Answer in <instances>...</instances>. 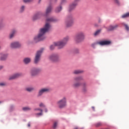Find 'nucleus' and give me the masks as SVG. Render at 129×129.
<instances>
[{"instance_id": "nucleus-1", "label": "nucleus", "mask_w": 129, "mask_h": 129, "mask_svg": "<svg viewBox=\"0 0 129 129\" xmlns=\"http://www.w3.org/2000/svg\"><path fill=\"white\" fill-rule=\"evenodd\" d=\"M57 21L58 20L53 17L47 18L46 19V23L44 27L40 29L38 36L34 37V41L35 43H37V42H39V41H43V40H45V39H46L45 34H46L50 29H51L50 23H52V22H57Z\"/></svg>"}, {"instance_id": "nucleus-2", "label": "nucleus", "mask_w": 129, "mask_h": 129, "mask_svg": "<svg viewBox=\"0 0 129 129\" xmlns=\"http://www.w3.org/2000/svg\"><path fill=\"white\" fill-rule=\"evenodd\" d=\"M69 36H67L64 37L62 40L54 42V45L58 47L59 49H62V48H64L66 44H67V42L69 41Z\"/></svg>"}, {"instance_id": "nucleus-3", "label": "nucleus", "mask_w": 129, "mask_h": 129, "mask_svg": "<svg viewBox=\"0 0 129 129\" xmlns=\"http://www.w3.org/2000/svg\"><path fill=\"white\" fill-rule=\"evenodd\" d=\"M85 39V34L82 32H79L77 33L75 37L74 40L77 43H80L84 41Z\"/></svg>"}, {"instance_id": "nucleus-4", "label": "nucleus", "mask_w": 129, "mask_h": 129, "mask_svg": "<svg viewBox=\"0 0 129 129\" xmlns=\"http://www.w3.org/2000/svg\"><path fill=\"white\" fill-rule=\"evenodd\" d=\"M48 59L49 61L54 62H60L61 58L60 55L58 53H53L50 54L48 56Z\"/></svg>"}, {"instance_id": "nucleus-5", "label": "nucleus", "mask_w": 129, "mask_h": 129, "mask_svg": "<svg viewBox=\"0 0 129 129\" xmlns=\"http://www.w3.org/2000/svg\"><path fill=\"white\" fill-rule=\"evenodd\" d=\"M84 80L83 77L79 76L76 77L74 78V81L76 82L73 85V86L74 88H78L81 85V83L79 81H82Z\"/></svg>"}, {"instance_id": "nucleus-6", "label": "nucleus", "mask_w": 129, "mask_h": 129, "mask_svg": "<svg viewBox=\"0 0 129 129\" xmlns=\"http://www.w3.org/2000/svg\"><path fill=\"white\" fill-rule=\"evenodd\" d=\"M67 99L66 97H63L62 99L57 102V105L59 108H64L66 106Z\"/></svg>"}, {"instance_id": "nucleus-7", "label": "nucleus", "mask_w": 129, "mask_h": 129, "mask_svg": "<svg viewBox=\"0 0 129 129\" xmlns=\"http://www.w3.org/2000/svg\"><path fill=\"white\" fill-rule=\"evenodd\" d=\"M74 23V19L72 15H69L66 20V25L67 27H71Z\"/></svg>"}, {"instance_id": "nucleus-8", "label": "nucleus", "mask_w": 129, "mask_h": 129, "mask_svg": "<svg viewBox=\"0 0 129 129\" xmlns=\"http://www.w3.org/2000/svg\"><path fill=\"white\" fill-rule=\"evenodd\" d=\"M51 91V88L46 87V88H42L39 90L37 96L38 97H40L43 95V93H49Z\"/></svg>"}, {"instance_id": "nucleus-9", "label": "nucleus", "mask_w": 129, "mask_h": 129, "mask_svg": "<svg viewBox=\"0 0 129 129\" xmlns=\"http://www.w3.org/2000/svg\"><path fill=\"white\" fill-rule=\"evenodd\" d=\"M43 49H41L37 51L34 58L35 64H38V62H40V59H41V55H42V53H43Z\"/></svg>"}, {"instance_id": "nucleus-10", "label": "nucleus", "mask_w": 129, "mask_h": 129, "mask_svg": "<svg viewBox=\"0 0 129 129\" xmlns=\"http://www.w3.org/2000/svg\"><path fill=\"white\" fill-rule=\"evenodd\" d=\"M21 47L22 44L19 41H14L10 44V48L11 49H19Z\"/></svg>"}, {"instance_id": "nucleus-11", "label": "nucleus", "mask_w": 129, "mask_h": 129, "mask_svg": "<svg viewBox=\"0 0 129 129\" xmlns=\"http://www.w3.org/2000/svg\"><path fill=\"white\" fill-rule=\"evenodd\" d=\"M79 1L80 0H74V2L70 5L69 12H72V11L77 7V5H78V2H79Z\"/></svg>"}, {"instance_id": "nucleus-12", "label": "nucleus", "mask_w": 129, "mask_h": 129, "mask_svg": "<svg viewBox=\"0 0 129 129\" xmlns=\"http://www.w3.org/2000/svg\"><path fill=\"white\" fill-rule=\"evenodd\" d=\"M41 69L39 68H34L31 70L30 75L31 76H37L41 72Z\"/></svg>"}, {"instance_id": "nucleus-13", "label": "nucleus", "mask_w": 129, "mask_h": 129, "mask_svg": "<svg viewBox=\"0 0 129 129\" xmlns=\"http://www.w3.org/2000/svg\"><path fill=\"white\" fill-rule=\"evenodd\" d=\"M23 76V74L22 73H17L14 74L13 75L9 77V80H14V79H17V78H19Z\"/></svg>"}, {"instance_id": "nucleus-14", "label": "nucleus", "mask_w": 129, "mask_h": 129, "mask_svg": "<svg viewBox=\"0 0 129 129\" xmlns=\"http://www.w3.org/2000/svg\"><path fill=\"white\" fill-rule=\"evenodd\" d=\"M98 44L101 46H108L111 44V41L110 40H102L98 42Z\"/></svg>"}, {"instance_id": "nucleus-15", "label": "nucleus", "mask_w": 129, "mask_h": 129, "mask_svg": "<svg viewBox=\"0 0 129 129\" xmlns=\"http://www.w3.org/2000/svg\"><path fill=\"white\" fill-rule=\"evenodd\" d=\"M41 16H42V13L38 12L33 16L32 20L33 21H36V20H38V19H40V18H41Z\"/></svg>"}, {"instance_id": "nucleus-16", "label": "nucleus", "mask_w": 129, "mask_h": 129, "mask_svg": "<svg viewBox=\"0 0 129 129\" xmlns=\"http://www.w3.org/2000/svg\"><path fill=\"white\" fill-rule=\"evenodd\" d=\"M118 28V25L116 24L115 25H111L108 27L107 28V31H113L114 30H116V29H117Z\"/></svg>"}, {"instance_id": "nucleus-17", "label": "nucleus", "mask_w": 129, "mask_h": 129, "mask_svg": "<svg viewBox=\"0 0 129 129\" xmlns=\"http://www.w3.org/2000/svg\"><path fill=\"white\" fill-rule=\"evenodd\" d=\"M8 58V54H2L1 57H0V60L1 61H5V60H6L7 58Z\"/></svg>"}, {"instance_id": "nucleus-18", "label": "nucleus", "mask_w": 129, "mask_h": 129, "mask_svg": "<svg viewBox=\"0 0 129 129\" xmlns=\"http://www.w3.org/2000/svg\"><path fill=\"white\" fill-rule=\"evenodd\" d=\"M23 62L25 63V64H29V63L31 62V58L29 57H26L24 59Z\"/></svg>"}, {"instance_id": "nucleus-19", "label": "nucleus", "mask_w": 129, "mask_h": 129, "mask_svg": "<svg viewBox=\"0 0 129 129\" xmlns=\"http://www.w3.org/2000/svg\"><path fill=\"white\" fill-rule=\"evenodd\" d=\"M16 33H17V30H13L10 35V39H12V38H14Z\"/></svg>"}, {"instance_id": "nucleus-20", "label": "nucleus", "mask_w": 129, "mask_h": 129, "mask_svg": "<svg viewBox=\"0 0 129 129\" xmlns=\"http://www.w3.org/2000/svg\"><path fill=\"white\" fill-rule=\"evenodd\" d=\"M51 11H52V7L51 6H49L46 9L45 15H48V14H50V12H51Z\"/></svg>"}, {"instance_id": "nucleus-21", "label": "nucleus", "mask_w": 129, "mask_h": 129, "mask_svg": "<svg viewBox=\"0 0 129 129\" xmlns=\"http://www.w3.org/2000/svg\"><path fill=\"white\" fill-rule=\"evenodd\" d=\"M34 110L35 111L37 110L40 111V113H37L36 115H42V114H43V110L41 108H35V109H34Z\"/></svg>"}, {"instance_id": "nucleus-22", "label": "nucleus", "mask_w": 129, "mask_h": 129, "mask_svg": "<svg viewBox=\"0 0 129 129\" xmlns=\"http://www.w3.org/2000/svg\"><path fill=\"white\" fill-rule=\"evenodd\" d=\"M80 73H83V71L78 70H75L73 72L74 74H80Z\"/></svg>"}, {"instance_id": "nucleus-23", "label": "nucleus", "mask_w": 129, "mask_h": 129, "mask_svg": "<svg viewBox=\"0 0 129 129\" xmlns=\"http://www.w3.org/2000/svg\"><path fill=\"white\" fill-rule=\"evenodd\" d=\"M23 110H24V111H28L29 110H31V109H32V108H31V107H24L22 108Z\"/></svg>"}, {"instance_id": "nucleus-24", "label": "nucleus", "mask_w": 129, "mask_h": 129, "mask_svg": "<svg viewBox=\"0 0 129 129\" xmlns=\"http://www.w3.org/2000/svg\"><path fill=\"white\" fill-rule=\"evenodd\" d=\"M62 11V7L59 6V7H57L55 9V12L56 13H60Z\"/></svg>"}, {"instance_id": "nucleus-25", "label": "nucleus", "mask_w": 129, "mask_h": 129, "mask_svg": "<svg viewBox=\"0 0 129 129\" xmlns=\"http://www.w3.org/2000/svg\"><path fill=\"white\" fill-rule=\"evenodd\" d=\"M26 91H28L29 92H31V91H33L34 90V88L33 87H28L26 88Z\"/></svg>"}, {"instance_id": "nucleus-26", "label": "nucleus", "mask_w": 129, "mask_h": 129, "mask_svg": "<svg viewBox=\"0 0 129 129\" xmlns=\"http://www.w3.org/2000/svg\"><path fill=\"white\" fill-rule=\"evenodd\" d=\"M101 32V30H97L94 34V36H98L99 34H100Z\"/></svg>"}, {"instance_id": "nucleus-27", "label": "nucleus", "mask_w": 129, "mask_h": 129, "mask_svg": "<svg viewBox=\"0 0 129 129\" xmlns=\"http://www.w3.org/2000/svg\"><path fill=\"white\" fill-rule=\"evenodd\" d=\"M25 9H26V7L25 6H21L20 10V13H23V12L25 11Z\"/></svg>"}, {"instance_id": "nucleus-28", "label": "nucleus", "mask_w": 129, "mask_h": 129, "mask_svg": "<svg viewBox=\"0 0 129 129\" xmlns=\"http://www.w3.org/2000/svg\"><path fill=\"white\" fill-rule=\"evenodd\" d=\"M57 126H58V122L55 121L53 123V128H54V129L56 128Z\"/></svg>"}, {"instance_id": "nucleus-29", "label": "nucleus", "mask_w": 129, "mask_h": 129, "mask_svg": "<svg viewBox=\"0 0 129 129\" xmlns=\"http://www.w3.org/2000/svg\"><path fill=\"white\" fill-rule=\"evenodd\" d=\"M55 47H56V45H55V43H54L53 44L50 45L49 49L50 50H54V49H55Z\"/></svg>"}, {"instance_id": "nucleus-30", "label": "nucleus", "mask_w": 129, "mask_h": 129, "mask_svg": "<svg viewBox=\"0 0 129 129\" xmlns=\"http://www.w3.org/2000/svg\"><path fill=\"white\" fill-rule=\"evenodd\" d=\"M129 17V13H127L122 16V18L124 19V18H128Z\"/></svg>"}, {"instance_id": "nucleus-31", "label": "nucleus", "mask_w": 129, "mask_h": 129, "mask_svg": "<svg viewBox=\"0 0 129 129\" xmlns=\"http://www.w3.org/2000/svg\"><path fill=\"white\" fill-rule=\"evenodd\" d=\"M97 44H98V42L92 43L91 44V47L94 49H95V47H96V45H97Z\"/></svg>"}, {"instance_id": "nucleus-32", "label": "nucleus", "mask_w": 129, "mask_h": 129, "mask_svg": "<svg viewBox=\"0 0 129 129\" xmlns=\"http://www.w3.org/2000/svg\"><path fill=\"white\" fill-rule=\"evenodd\" d=\"M39 107H43V108L46 107V105H45V104L43 103H40L39 105Z\"/></svg>"}, {"instance_id": "nucleus-33", "label": "nucleus", "mask_w": 129, "mask_h": 129, "mask_svg": "<svg viewBox=\"0 0 129 129\" xmlns=\"http://www.w3.org/2000/svg\"><path fill=\"white\" fill-rule=\"evenodd\" d=\"M82 91L84 93H86L87 91V87H82Z\"/></svg>"}, {"instance_id": "nucleus-34", "label": "nucleus", "mask_w": 129, "mask_h": 129, "mask_svg": "<svg viewBox=\"0 0 129 129\" xmlns=\"http://www.w3.org/2000/svg\"><path fill=\"white\" fill-rule=\"evenodd\" d=\"M14 109H15V106L13 105L10 106V111H13V110H14Z\"/></svg>"}, {"instance_id": "nucleus-35", "label": "nucleus", "mask_w": 129, "mask_h": 129, "mask_svg": "<svg viewBox=\"0 0 129 129\" xmlns=\"http://www.w3.org/2000/svg\"><path fill=\"white\" fill-rule=\"evenodd\" d=\"M102 125V123L101 122H98L96 124V126L98 127V126H101Z\"/></svg>"}, {"instance_id": "nucleus-36", "label": "nucleus", "mask_w": 129, "mask_h": 129, "mask_svg": "<svg viewBox=\"0 0 129 129\" xmlns=\"http://www.w3.org/2000/svg\"><path fill=\"white\" fill-rule=\"evenodd\" d=\"M82 87H87V83L86 82L83 83Z\"/></svg>"}, {"instance_id": "nucleus-37", "label": "nucleus", "mask_w": 129, "mask_h": 129, "mask_svg": "<svg viewBox=\"0 0 129 129\" xmlns=\"http://www.w3.org/2000/svg\"><path fill=\"white\" fill-rule=\"evenodd\" d=\"M124 26L125 27L126 30H127V31H129L128 26H127V25L125 24H124Z\"/></svg>"}, {"instance_id": "nucleus-38", "label": "nucleus", "mask_w": 129, "mask_h": 129, "mask_svg": "<svg viewBox=\"0 0 129 129\" xmlns=\"http://www.w3.org/2000/svg\"><path fill=\"white\" fill-rule=\"evenodd\" d=\"M32 0H23L24 3H31Z\"/></svg>"}, {"instance_id": "nucleus-39", "label": "nucleus", "mask_w": 129, "mask_h": 129, "mask_svg": "<svg viewBox=\"0 0 129 129\" xmlns=\"http://www.w3.org/2000/svg\"><path fill=\"white\" fill-rule=\"evenodd\" d=\"M0 86H6V83H0Z\"/></svg>"}, {"instance_id": "nucleus-40", "label": "nucleus", "mask_w": 129, "mask_h": 129, "mask_svg": "<svg viewBox=\"0 0 129 129\" xmlns=\"http://www.w3.org/2000/svg\"><path fill=\"white\" fill-rule=\"evenodd\" d=\"M114 2H115L117 5H119V1L118 0H114Z\"/></svg>"}, {"instance_id": "nucleus-41", "label": "nucleus", "mask_w": 129, "mask_h": 129, "mask_svg": "<svg viewBox=\"0 0 129 129\" xmlns=\"http://www.w3.org/2000/svg\"><path fill=\"white\" fill-rule=\"evenodd\" d=\"M75 53H79V49H76L75 50Z\"/></svg>"}, {"instance_id": "nucleus-42", "label": "nucleus", "mask_w": 129, "mask_h": 129, "mask_svg": "<svg viewBox=\"0 0 129 129\" xmlns=\"http://www.w3.org/2000/svg\"><path fill=\"white\" fill-rule=\"evenodd\" d=\"M5 26V24L4 23H0V28L1 27H4Z\"/></svg>"}, {"instance_id": "nucleus-43", "label": "nucleus", "mask_w": 129, "mask_h": 129, "mask_svg": "<svg viewBox=\"0 0 129 129\" xmlns=\"http://www.w3.org/2000/svg\"><path fill=\"white\" fill-rule=\"evenodd\" d=\"M44 111L45 112H47V111H48V109H47V108H46V107L44 108Z\"/></svg>"}, {"instance_id": "nucleus-44", "label": "nucleus", "mask_w": 129, "mask_h": 129, "mask_svg": "<svg viewBox=\"0 0 129 129\" xmlns=\"http://www.w3.org/2000/svg\"><path fill=\"white\" fill-rule=\"evenodd\" d=\"M3 67L2 66H0V70H1V69H3Z\"/></svg>"}, {"instance_id": "nucleus-45", "label": "nucleus", "mask_w": 129, "mask_h": 129, "mask_svg": "<svg viewBox=\"0 0 129 129\" xmlns=\"http://www.w3.org/2000/svg\"><path fill=\"white\" fill-rule=\"evenodd\" d=\"M28 126L29 127H30V126H31V124H30V123H29L28 124Z\"/></svg>"}, {"instance_id": "nucleus-46", "label": "nucleus", "mask_w": 129, "mask_h": 129, "mask_svg": "<svg viewBox=\"0 0 129 129\" xmlns=\"http://www.w3.org/2000/svg\"><path fill=\"white\" fill-rule=\"evenodd\" d=\"M1 103H3V101H0V104H1Z\"/></svg>"}, {"instance_id": "nucleus-47", "label": "nucleus", "mask_w": 129, "mask_h": 129, "mask_svg": "<svg viewBox=\"0 0 129 129\" xmlns=\"http://www.w3.org/2000/svg\"><path fill=\"white\" fill-rule=\"evenodd\" d=\"M74 129H78V127H76Z\"/></svg>"}, {"instance_id": "nucleus-48", "label": "nucleus", "mask_w": 129, "mask_h": 129, "mask_svg": "<svg viewBox=\"0 0 129 129\" xmlns=\"http://www.w3.org/2000/svg\"><path fill=\"white\" fill-rule=\"evenodd\" d=\"M93 109H94V107H92Z\"/></svg>"}, {"instance_id": "nucleus-49", "label": "nucleus", "mask_w": 129, "mask_h": 129, "mask_svg": "<svg viewBox=\"0 0 129 129\" xmlns=\"http://www.w3.org/2000/svg\"><path fill=\"white\" fill-rule=\"evenodd\" d=\"M41 1V0H39V2H40Z\"/></svg>"}, {"instance_id": "nucleus-50", "label": "nucleus", "mask_w": 129, "mask_h": 129, "mask_svg": "<svg viewBox=\"0 0 129 129\" xmlns=\"http://www.w3.org/2000/svg\"><path fill=\"white\" fill-rule=\"evenodd\" d=\"M0 49H1V46H0Z\"/></svg>"}]
</instances>
